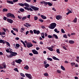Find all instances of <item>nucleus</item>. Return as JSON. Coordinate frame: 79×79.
I'll return each instance as SVG.
<instances>
[{"instance_id":"nucleus-2","label":"nucleus","mask_w":79,"mask_h":79,"mask_svg":"<svg viewBox=\"0 0 79 79\" xmlns=\"http://www.w3.org/2000/svg\"><path fill=\"white\" fill-rule=\"evenodd\" d=\"M10 53L11 54L10 55H9L10 58H12L13 56H16L18 54L16 52H13L12 51L10 50Z\"/></svg>"},{"instance_id":"nucleus-12","label":"nucleus","mask_w":79,"mask_h":79,"mask_svg":"<svg viewBox=\"0 0 79 79\" xmlns=\"http://www.w3.org/2000/svg\"><path fill=\"white\" fill-rule=\"evenodd\" d=\"M69 44H74V41L72 40H70L69 41Z\"/></svg>"},{"instance_id":"nucleus-9","label":"nucleus","mask_w":79,"mask_h":79,"mask_svg":"<svg viewBox=\"0 0 79 79\" xmlns=\"http://www.w3.org/2000/svg\"><path fill=\"white\" fill-rule=\"evenodd\" d=\"M32 52H33L34 55H38V54H39V52H38L35 49L32 50Z\"/></svg>"},{"instance_id":"nucleus-22","label":"nucleus","mask_w":79,"mask_h":79,"mask_svg":"<svg viewBox=\"0 0 79 79\" xmlns=\"http://www.w3.org/2000/svg\"><path fill=\"white\" fill-rule=\"evenodd\" d=\"M2 66H3V67L4 68H6V64H5V62L3 63L2 64Z\"/></svg>"},{"instance_id":"nucleus-53","label":"nucleus","mask_w":79,"mask_h":79,"mask_svg":"<svg viewBox=\"0 0 79 79\" xmlns=\"http://www.w3.org/2000/svg\"><path fill=\"white\" fill-rule=\"evenodd\" d=\"M5 34H6V33L5 32H2L1 35H5Z\"/></svg>"},{"instance_id":"nucleus-6","label":"nucleus","mask_w":79,"mask_h":79,"mask_svg":"<svg viewBox=\"0 0 79 79\" xmlns=\"http://www.w3.org/2000/svg\"><path fill=\"white\" fill-rule=\"evenodd\" d=\"M25 75L26 77H27L29 79H31L32 77V75L30 74L25 73Z\"/></svg>"},{"instance_id":"nucleus-35","label":"nucleus","mask_w":79,"mask_h":79,"mask_svg":"<svg viewBox=\"0 0 79 79\" xmlns=\"http://www.w3.org/2000/svg\"><path fill=\"white\" fill-rule=\"evenodd\" d=\"M14 71H16L17 72H18V73L19 72V71L18 69V68H15L14 69Z\"/></svg>"},{"instance_id":"nucleus-14","label":"nucleus","mask_w":79,"mask_h":79,"mask_svg":"<svg viewBox=\"0 0 79 79\" xmlns=\"http://www.w3.org/2000/svg\"><path fill=\"white\" fill-rule=\"evenodd\" d=\"M7 2L8 3H10V4H14V3H13V1H7Z\"/></svg>"},{"instance_id":"nucleus-52","label":"nucleus","mask_w":79,"mask_h":79,"mask_svg":"<svg viewBox=\"0 0 79 79\" xmlns=\"http://www.w3.org/2000/svg\"><path fill=\"white\" fill-rule=\"evenodd\" d=\"M44 6H47V4H48V2H44Z\"/></svg>"},{"instance_id":"nucleus-44","label":"nucleus","mask_w":79,"mask_h":79,"mask_svg":"<svg viewBox=\"0 0 79 79\" xmlns=\"http://www.w3.org/2000/svg\"><path fill=\"white\" fill-rule=\"evenodd\" d=\"M36 34L37 35H39V34H40V31H39V30L37 31Z\"/></svg>"},{"instance_id":"nucleus-11","label":"nucleus","mask_w":79,"mask_h":79,"mask_svg":"<svg viewBox=\"0 0 79 79\" xmlns=\"http://www.w3.org/2000/svg\"><path fill=\"white\" fill-rule=\"evenodd\" d=\"M52 59L55 60H57V61H60V59H59L56 58L55 56H52Z\"/></svg>"},{"instance_id":"nucleus-36","label":"nucleus","mask_w":79,"mask_h":79,"mask_svg":"<svg viewBox=\"0 0 79 79\" xmlns=\"http://www.w3.org/2000/svg\"><path fill=\"white\" fill-rule=\"evenodd\" d=\"M21 30L22 31H21V32H23V31H24L25 29H24V28L23 27H22V28H21Z\"/></svg>"},{"instance_id":"nucleus-55","label":"nucleus","mask_w":79,"mask_h":79,"mask_svg":"<svg viewBox=\"0 0 79 79\" xmlns=\"http://www.w3.org/2000/svg\"><path fill=\"white\" fill-rule=\"evenodd\" d=\"M63 37H64V38H66V39L68 38V37H67V35H66V34L64 35Z\"/></svg>"},{"instance_id":"nucleus-25","label":"nucleus","mask_w":79,"mask_h":79,"mask_svg":"<svg viewBox=\"0 0 79 79\" xmlns=\"http://www.w3.org/2000/svg\"><path fill=\"white\" fill-rule=\"evenodd\" d=\"M19 11H21V12H23V11H24V9L22 8H21L19 9Z\"/></svg>"},{"instance_id":"nucleus-63","label":"nucleus","mask_w":79,"mask_h":79,"mask_svg":"<svg viewBox=\"0 0 79 79\" xmlns=\"http://www.w3.org/2000/svg\"><path fill=\"white\" fill-rule=\"evenodd\" d=\"M2 30L3 31H4V32H6V29H5V28H2Z\"/></svg>"},{"instance_id":"nucleus-58","label":"nucleus","mask_w":79,"mask_h":79,"mask_svg":"<svg viewBox=\"0 0 79 79\" xmlns=\"http://www.w3.org/2000/svg\"><path fill=\"white\" fill-rule=\"evenodd\" d=\"M6 19H7V18H6V17H3V19H4V20L6 21Z\"/></svg>"},{"instance_id":"nucleus-10","label":"nucleus","mask_w":79,"mask_h":79,"mask_svg":"<svg viewBox=\"0 0 79 79\" xmlns=\"http://www.w3.org/2000/svg\"><path fill=\"white\" fill-rule=\"evenodd\" d=\"M62 18V16L60 15H57L56 16V19L57 20L60 19Z\"/></svg>"},{"instance_id":"nucleus-59","label":"nucleus","mask_w":79,"mask_h":79,"mask_svg":"<svg viewBox=\"0 0 79 79\" xmlns=\"http://www.w3.org/2000/svg\"><path fill=\"white\" fill-rule=\"evenodd\" d=\"M26 1L27 2H31V0H26Z\"/></svg>"},{"instance_id":"nucleus-13","label":"nucleus","mask_w":79,"mask_h":79,"mask_svg":"<svg viewBox=\"0 0 79 79\" xmlns=\"http://www.w3.org/2000/svg\"><path fill=\"white\" fill-rule=\"evenodd\" d=\"M41 17L42 19H47V17H46V16H44L43 15H41Z\"/></svg>"},{"instance_id":"nucleus-42","label":"nucleus","mask_w":79,"mask_h":79,"mask_svg":"<svg viewBox=\"0 0 79 79\" xmlns=\"http://www.w3.org/2000/svg\"><path fill=\"white\" fill-rule=\"evenodd\" d=\"M57 72L58 73H59V74H60L61 73V70H57Z\"/></svg>"},{"instance_id":"nucleus-39","label":"nucleus","mask_w":79,"mask_h":79,"mask_svg":"<svg viewBox=\"0 0 79 79\" xmlns=\"http://www.w3.org/2000/svg\"><path fill=\"white\" fill-rule=\"evenodd\" d=\"M24 8V9H25V10H27V11H29V8H28V7H25Z\"/></svg>"},{"instance_id":"nucleus-15","label":"nucleus","mask_w":79,"mask_h":79,"mask_svg":"<svg viewBox=\"0 0 79 79\" xmlns=\"http://www.w3.org/2000/svg\"><path fill=\"white\" fill-rule=\"evenodd\" d=\"M5 41H4V40H0V43H2L3 44H5Z\"/></svg>"},{"instance_id":"nucleus-46","label":"nucleus","mask_w":79,"mask_h":79,"mask_svg":"<svg viewBox=\"0 0 79 79\" xmlns=\"http://www.w3.org/2000/svg\"><path fill=\"white\" fill-rule=\"evenodd\" d=\"M11 64L13 66H15V62L13 61V62H11Z\"/></svg>"},{"instance_id":"nucleus-41","label":"nucleus","mask_w":79,"mask_h":79,"mask_svg":"<svg viewBox=\"0 0 79 79\" xmlns=\"http://www.w3.org/2000/svg\"><path fill=\"white\" fill-rule=\"evenodd\" d=\"M56 52L57 53H59V54H60V50L59 49H56Z\"/></svg>"},{"instance_id":"nucleus-37","label":"nucleus","mask_w":79,"mask_h":79,"mask_svg":"<svg viewBox=\"0 0 79 79\" xmlns=\"http://www.w3.org/2000/svg\"><path fill=\"white\" fill-rule=\"evenodd\" d=\"M27 18V17L26 16H25L23 17L22 19V20H25V19H26Z\"/></svg>"},{"instance_id":"nucleus-57","label":"nucleus","mask_w":79,"mask_h":79,"mask_svg":"<svg viewBox=\"0 0 79 79\" xmlns=\"http://www.w3.org/2000/svg\"><path fill=\"white\" fill-rule=\"evenodd\" d=\"M61 31L62 33H65V31H64V30L62 29L61 30Z\"/></svg>"},{"instance_id":"nucleus-20","label":"nucleus","mask_w":79,"mask_h":79,"mask_svg":"<svg viewBox=\"0 0 79 79\" xmlns=\"http://www.w3.org/2000/svg\"><path fill=\"white\" fill-rule=\"evenodd\" d=\"M53 36L55 37V39H58V36L56 35L55 34H53Z\"/></svg>"},{"instance_id":"nucleus-8","label":"nucleus","mask_w":79,"mask_h":79,"mask_svg":"<svg viewBox=\"0 0 79 79\" xmlns=\"http://www.w3.org/2000/svg\"><path fill=\"white\" fill-rule=\"evenodd\" d=\"M6 21H7L8 23H10V24H12V23H13V20L10 19H7Z\"/></svg>"},{"instance_id":"nucleus-24","label":"nucleus","mask_w":79,"mask_h":79,"mask_svg":"<svg viewBox=\"0 0 79 79\" xmlns=\"http://www.w3.org/2000/svg\"><path fill=\"white\" fill-rule=\"evenodd\" d=\"M61 69H62L63 71H65V68L63 67V66L61 65L60 66Z\"/></svg>"},{"instance_id":"nucleus-19","label":"nucleus","mask_w":79,"mask_h":79,"mask_svg":"<svg viewBox=\"0 0 79 79\" xmlns=\"http://www.w3.org/2000/svg\"><path fill=\"white\" fill-rule=\"evenodd\" d=\"M50 66V65L49 64H46V65H44V67L45 68H47L48 67H49Z\"/></svg>"},{"instance_id":"nucleus-16","label":"nucleus","mask_w":79,"mask_h":79,"mask_svg":"<svg viewBox=\"0 0 79 79\" xmlns=\"http://www.w3.org/2000/svg\"><path fill=\"white\" fill-rule=\"evenodd\" d=\"M48 50H49L50 51H51V52L53 51V49L51 47H49L48 48Z\"/></svg>"},{"instance_id":"nucleus-61","label":"nucleus","mask_w":79,"mask_h":79,"mask_svg":"<svg viewBox=\"0 0 79 79\" xmlns=\"http://www.w3.org/2000/svg\"><path fill=\"white\" fill-rule=\"evenodd\" d=\"M52 10H53V11H56V9H55V8H52Z\"/></svg>"},{"instance_id":"nucleus-5","label":"nucleus","mask_w":79,"mask_h":79,"mask_svg":"<svg viewBox=\"0 0 79 79\" xmlns=\"http://www.w3.org/2000/svg\"><path fill=\"white\" fill-rule=\"evenodd\" d=\"M26 45L28 48H31L33 47V44L31 43H27Z\"/></svg>"},{"instance_id":"nucleus-32","label":"nucleus","mask_w":79,"mask_h":79,"mask_svg":"<svg viewBox=\"0 0 79 79\" xmlns=\"http://www.w3.org/2000/svg\"><path fill=\"white\" fill-rule=\"evenodd\" d=\"M70 13H72V11L71 10H69L67 13H66L67 15H68Z\"/></svg>"},{"instance_id":"nucleus-38","label":"nucleus","mask_w":79,"mask_h":79,"mask_svg":"<svg viewBox=\"0 0 79 79\" xmlns=\"http://www.w3.org/2000/svg\"><path fill=\"white\" fill-rule=\"evenodd\" d=\"M20 75L21 76H22V77H25V75L24 74L22 73H20Z\"/></svg>"},{"instance_id":"nucleus-7","label":"nucleus","mask_w":79,"mask_h":79,"mask_svg":"<svg viewBox=\"0 0 79 79\" xmlns=\"http://www.w3.org/2000/svg\"><path fill=\"white\" fill-rule=\"evenodd\" d=\"M15 62L17 63H19V64H21V62H22L23 61L22 60H21V59H19L18 60H15Z\"/></svg>"},{"instance_id":"nucleus-29","label":"nucleus","mask_w":79,"mask_h":79,"mask_svg":"<svg viewBox=\"0 0 79 79\" xmlns=\"http://www.w3.org/2000/svg\"><path fill=\"white\" fill-rule=\"evenodd\" d=\"M54 31L55 32H56V33H59L60 32V31H58V30L56 29H55L54 30Z\"/></svg>"},{"instance_id":"nucleus-47","label":"nucleus","mask_w":79,"mask_h":79,"mask_svg":"<svg viewBox=\"0 0 79 79\" xmlns=\"http://www.w3.org/2000/svg\"><path fill=\"white\" fill-rule=\"evenodd\" d=\"M33 32L34 34H36L37 33V30H34Z\"/></svg>"},{"instance_id":"nucleus-28","label":"nucleus","mask_w":79,"mask_h":79,"mask_svg":"<svg viewBox=\"0 0 79 79\" xmlns=\"http://www.w3.org/2000/svg\"><path fill=\"white\" fill-rule=\"evenodd\" d=\"M41 35H41V37L43 39H45V36H44V33H41Z\"/></svg>"},{"instance_id":"nucleus-49","label":"nucleus","mask_w":79,"mask_h":79,"mask_svg":"<svg viewBox=\"0 0 79 79\" xmlns=\"http://www.w3.org/2000/svg\"><path fill=\"white\" fill-rule=\"evenodd\" d=\"M16 46L17 47H20V45L19 44H16Z\"/></svg>"},{"instance_id":"nucleus-1","label":"nucleus","mask_w":79,"mask_h":79,"mask_svg":"<svg viewBox=\"0 0 79 79\" xmlns=\"http://www.w3.org/2000/svg\"><path fill=\"white\" fill-rule=\"evenodd\" d=\"M56 26V24L55 23H51L48 27L50 29H53L55 28Z\"/></svg>"},{"instance_id":"nucleus-64","label":"nucleus","mask_w":79,"mask_h":79,"mask_svg":"<svg viewBox=\"0 0 79 79\" xmlns=\"http://www.w3.org/2000/svg\"><path fill=\"white\" fill-rule=\"evenodd\" d=\"M15 39H16V40H19V38L18 37H16L15 38Z\"/></svg>"},{"instance_id":"nucleus-62","label":"nucleus","mask_w":79,"mask_h":79,"mask_svg":"<svg viewBox=\"0 0 79 79\" xmlns=\"http://www.w3.org/2000/svg\"><path fill=\"white\" fill-rule=\"evenodd\" d=\"M30 32L31 34H33V31L32 30H30Z\"/></svg>"},{"instance_id":"nucleus-60","label":"nucleus","mask_w":79,"mask_h":79,"mask_svg":"<svg viewBox=\"0 0 79 79\" xmlns=\"http://www.w3.org/2000/svg\"><path fill=\"white\" fill-rule=\"evenodd\" d=\"M63 48L64 50H67V49L66 48V47L65 46H63Z\"/></svg>"},{"instance_id":"nucleus-23","label":"nucleus","mask_w":79,"mask_h":79,"mask_svg":"<svg viewBox=\"0 0 79 79\" xmlns=\"http://www.w3.org/2000/svg\"><path fill=\"white\" fill-rule=\"evenodd\" d=\"M29 66H28V65H26L24 67V69H26L28 70V69H29Z\"/></svg>"},{"instance_id":"nucleus-51","label":"nucleus","mask_w":79,"mask_h":79,"mask_svg":"<svg viewBox=\"0 0 79 79\" xmlns=\"http://www.w3.org/2000/svg\"><path fill=\"white\" fill-rule=\"evenodd\" d=\"M6 50L7 53H10V50L9 51L8 49H6Z\"/></svg>"},{"instance_id":"nucleus-4","label":"nucleus","mask_w":79,"mask_h":79,"mask_svg":"<svg viewBox=\"0 0 79 79\" xmlns=\"http://www.w3.org/2000/svg\"><path fill=\"white\" fill-rule=\"evenodd\" d=\"M30 7L31 8H32V9L34 10H35V11H38V10H39V8L35 7V6H31Z\"/></svg>"},{"instance_id":"nucleus-43","label":"nucleus","mask_w":79,"mask_h":79,"mask_svg":"<svg viewBox=\"0 0 79 79\" xmlns=\"http://www.w3.org/2000/svg\"><path fill=\"white\" fill-rule=\"evenodd\" d=\"M39 21L41 22V23H42L44 22V20L42 19H39Z\"/></svg>"},{"instance_id":"nucleus-34","label":"nucleus","mask_w":79,"mask_h":79,"mask_svg":"<svg viewBox=\"0 0 79 79\" xmlns=\"http://www.w3.org/2000/svg\"><path fill=\"white\" fill-rule=\"evenodd\" d=\"M47 60H49V61H52V60H53L52 59L50 58H47Z\"/></svg>"},{"instance_id":"nucleus-21","label":"nucleus","mask_w":79,"mask_h":79,"mask_svg":"<svg viewBox=\"0 0 79 79\" xmlns=\"http://www.w3.org/2000/svg\"><path fill=\"white\" fill-rule=\"evenodd\" d=\"M18 5H19V6H24V4L22 3H19Z\"/></svg>"},{"instance_id":"nucleus-50","label":"nucleus","mask_w":79,"mask_h":79,"mask_svg":"<svg viewBox=\"0 0 79 79\" xmlns=\"http://www.w3.org/2000/svg\"><path fill=\"white\" fill-rule=\"evenodd\" d=\"M18 2V0H13V3H15V2Z\"/></svg>"},{"instance_id":"nucleus-54","label":"nucleus","mask_w":79,"mask_h":79,"mask_svg":"<svg viewBox=\"0 0 79 79\" xmlns=\"http://www.w3.org/2000/svg\"><path fill=\"white\" fill-rule=\"evenodd\" d=\"M32 42L33 44H37V42L34 40H32Z\"/></svg>"},{"instance_id":"nucleus-17","label":"nucleus","mask_w":79,"mask_h":79,"mask_svg":"<svg viewBox=\"0 0 79 79\" xmlns=\"http://www.w3.org/2000/svg\"><path fill=\"white\" fill-rule=\"evenodd\" d=\"M24 6L26 7H29V5L27 3H24Z\"/></svg>"},{"instance_id":"nucleus-40","label":"nucleus","mask_w":79,"mask_h":79,"mask_svg":"<svg viewBox=\"0 0 79 79\" xmlns=\"http://www.w3.org/2000/svg\"><path fill=\"white\" fill-rule=\"evenodd\" d=\"M70 64L72 65V66H73V65H75L76 64L75 63L71 62Z\"/></svg>"},{"instance_id":"nucleus-3","label":"nucleus","mask_w":79,"mask_h":79,"mask_svg":"<svg viewBox=\"0 0 79 79\" xmlns=\"http://www.w3.org/2000/svg\"><path fill=\"white\" fill-rule=\"evenodd\" d=\"M6 16L7 18H10H10H15V15L10 13H9L7 14Z\"/></svg>"},{"instance_id":"nucleus-30","label":"nucleus","mask_w":79,"mask_h":79,"mask_svg":"<svg viewBox=\"0 0 79 79\" xmlns=\"http://www.w3.org/2000/svg\"><path fill=\"white\" fill-rule=\"evenodd\" d=\"M48 5H49V6H52V5H53V4L50 2H48Z\"/></svg>"},{"instance_id":"nucleus-26","label":"nucleus","mask_w":79,"mask_h":79,"mask_svg":"<svg viewBox=\"0 0 79 79\" xmlns=\"http://www.w3.org/2000/svg\"><path fill=\"white\" fill-rule=\"evenodd\" d=\"M12 29L14 30V31H17V32H18V29L15 28L13 27L12 28Z\"/></svg>"},{"instance_id":"nucleus-27","label":"nucleus","mask_w":79,"mask_h":79,"mask_svg":"<svg viewBox=\"0 0 79 79\" xmlns=\"http://www.w3.org/2000/svg\"><path fill=\"white\" fill-rule=\"evenodd\" d=\"M77 18H75L73 20V23H76L77 22Z\"/></svg>"},{"instance_id":"nucleus-31","label":"nucleus","mask_w":79,"mask_h":79,"mask_svg":"<svg viewBox=\"0 0 79 79\" xmlns=\"http://www.w3.org/2000/svg\"><path fill=\"white\" fill-rule=\"evenodd\" d=\"M44 76H48V74L47 73H44Z\"/></svg>"},{"instance_id":"nucleus-45","label":"nucleus","mask_w":79,"mask_h":79,"mask_svg":"<svg viewBox=\"0 0 79 79\" xmlns=\"http://www.w3.org/2000/svg\"><path fill=\"white\" fill-rule=\"evenodd\" d=\"M34 20H35V21H36V20H37V19H38V17L35 16L34 17Z\"/></svg>"},{"instance_id":"nucleus-56","label":"nucleus","mask_w":79,"mask_h":79,"mask_svg":"<svg viewBox=\"0 0 79 79\" xmlns=\"http://www.w3.org/2000/svg\"><path fill=\"white\" fill-rule=\"evenodd\" d=\"M25 24H26V25H27V26H29V27H30V26H31V25H30V24H29V23H26Z\"/></svg>"},{"instance_id":"nucleus-48","label":"nucleus","mask_w":79,"mask_h":79,"mask_svg":"<svg viewBox=\"0 0 79 79\" xmlns=\"http://www.w3.org/2000/svg\"><path fill=\"white\" fill-rule=\"evenodd\" d=\"M48 37L49 38V39H51V38H52V36L51 35H49L48 36Z\"/></svg>"},{"instance_id":"nucleus-18","label":"nucleus","mask_w":79,"mask_h":79,"mask_svg":"<svg viewBox=\"0 0 79 79\" xmlns=\"http://www.w3.org/2000/svg\"><path fill=\"white\" fill-rule=\"evenodd\" d=\"M8 11V9L4 8L2 10V12H6Z\"/></svg>"},{"instance_id":"nucleus-33","label":"nucleus","mask_w":79,"mask_h":79,"mask_svg":"<svg viewBox=\"0 0 79 79\" xmlns=\"http://www.w3.org/2000/svg\"><path fill=\"white\" fill-rule=\"evenodd\" d=\"M5 44H6V45H7L8 46H9V47H10V44L8 42H6V41L5 42Z\"/></svg>"}]
</instances>
